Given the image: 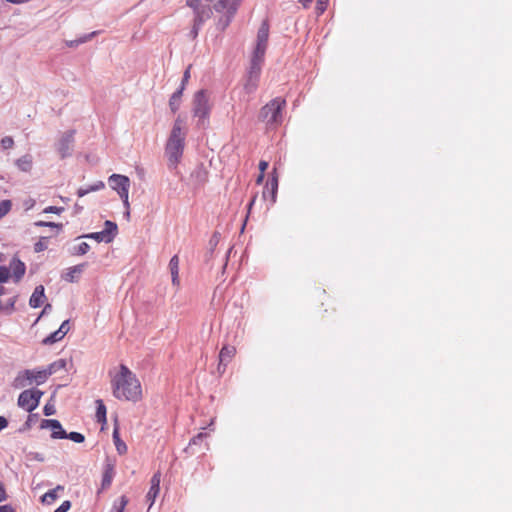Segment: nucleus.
<instances>
[{"mask_svg":"<svg viewBox=\"0 0 512 512\" xmlns=\"http://www.w3.org/2000/svg\"><path fill=\"white\" fill-rule=\"evenodd\" d=\"M110 187L115 190L126 208V216H130L129 188L130 179L121 174H112L108 179Z\"/></svg>","mask_w":512,"mask_h":512,"instance_id":"0eeeda50","label":"nucleus"},{"mask_svg":"<svg viewBox=\"0 0 512 512\" xmlns=\"http://www.w3.org/2000/svg\"><path fill=\"white\" fill-rule=\"evenodd\" d=\"M64 487L61 485L56 486L54 489L49 490L41 497V502L43 504L50 505L58 498V491H63Z\"/></svg>","mask_w":512,"mask_h":512,"instance_id":"4be33fe9","label":"nucleus"},{"mask_svg":"<svg viewBox=\"0 0 512 512\" xmlns=\"http://www.w3.org/2000/svg\"><path fill=\"white\" fill-rule=\"evenodd\" d=\"M179 262L180 261L178 255H174L169 261V270L171 273L172 284L177 287L180 285Z\"/></svg>","mask_w":512,"mask_h":512,"instance_id":"6ab92c4d","label":"nucleus"},{"mask_svg":"<svg viewBox=\"0 0 512 512\" xmlns=\"http://www.w3.org/2000/svg\"><path fill=\"white\" fill-rule=\"evenodd\" d=\"M270 185H271V189H272V201L275 202L276 192H277V188H278V180L276 177L272 178Z\"/></svg>","mask_w":512,"mask_h":512,"instance_id":"ea45409f","label":"nucleus"},{"mask_svg":"<svg viewBox=\"0 0 512 512\" xmlns=\"http://www.w3.org/2000/svg\"><path fill=\"white\" fill-rule=\"evenodd\" d=\"M113 396L120 401L137 403L143 398L142 386L126 365L121 364L118 371L109 372Z\"/></svg>","mask_w":512,"mask_h":512,"instance_id":"f257e3e1","label":"nucleus"},{"mask_svg":"<svg viewBox=\"0 0 512 512\" xmlns=\"http://www.w3.org/2000/svg\"><path fill=\"white\" fill-rule=\"evenodd\" d=\"M127 504L128 498L125 495H122L114 502L111 512H123Z\"/></svg>","mask_w":512,"mask_h":512,"instance_id":"c85d7f7f","label":"nucleus"},{"mask_svg":"<svg viewBox=\"0 0 512 512\" xmlns=\"http://www.w3.org/2000/svg\"><path fill=\"white\" fill-rule=\"evenodd\" d=\"M64 337L65 335L63 334V331L56 330L55 332L51 333L50 335L43 339V344L51 345L62 340Z\"/></svg>","mask_w":512,"mask_h":512,"instance_id":"bb28decb","label":"nucleus"},{"mask_svg":"<svg viewBox=\"0 0 512 512\" xmlns=\"http://www.w3.org/2000/svg\"><path fill=\"white\" fill-rule=\"evenodd\" d=\"M4 294V287L0 286V296Z\"/></svg>","mask_w":512,"mask_h":512,"instance_id":"bf43d9fd","label":"nucleus"},{"mask_svg":"<svg viewBox=\"0 0 512 512\" xmlns=\"http://www.w3.org/2000/svg\"><path fill=\"white\" fill-rule=\"evenodd\" d=\"M37 226H45V227H56V228H62L61 224H56L53 222H45V221H38L36 222Z\"/></svg>","mask_w":512,"mask_h":512,"instance_id":"37998d69","label":"nucleus"},{"mask_svg":"<svg viewBox=\"0 0 512 512\" xmlns=\"http://www.w3.org/2000/svg\"><path fill=\"white\" fill-rule=\"evenodd\" d=\"M13 145H14V140L12 137L6 136V137L2 138L1 146L3 149H5V150L10 149L13 147Z\"/></svg>","mask_w":512,"mask_h":512,"instance_id":"c9c22d12","label":"nucleus"},{"mask_svg":"<svg viewBox=\"0 0 512 512\" xmlns=\"http://www.w3.org/2000/svg\"><path fill=\"white\" fill-rule=\"evenodd\" d=\"M8 426V421L5 417L0 416V431L5 429Z\"/></svg>","mask_w":512,"mask_h":512,"instance_id":"09e8293b","label":"nucleus"},{"mask_svg":"<svg viewBox=\"0 0 512 512\" xmlns=\"http://www.w3.org/2000/svg\"><path fill=\"white\" fill-rule=\"evenodd\" d=\"M314 0H300V2L302 3L303 7L304 8H307L310 6V4L313 2Z\"/></svg>","mask_w":512,"mask_h":512,"instance_id":"6e6d98bb","label":"nucleus"},{"mask_svg":"<svg viewBox=\"0 0 512 512\" xmlns=\"http://www.w3.org/2000/svg\"><path fill=\"white\" fill-rule=\"evenodd\" d=\"M71 507V502L64 501L54 512H67Z\"/></svg>","mask_w":512,"mask_h":512,"instance_id":"79ce46f5","label":"nucleus"},{"mask_svg":"<svg viewBox=\"0 0 512 512\" xmlns=\"http://www.w3.org/2000/svg\"><path fill=\"white\" fill-rule=\"evenodd\" d=\"M44 300H45L44 287L42 285H39L35 288L34 292L32 293V295L29 299V305L32 308H38L44 303Z\"/></svg>","mask_w":512,"mask_h":512,"instance_id":"a211bd4d","label":"nucleus"},{"mask_svg":"<svg viewBox=\"0 0 512 512\" xmlns=\"http://www.w3.org/2000/svg\"><path fill=\"white\" fill-rule=\"evenodd\" d=\"M267 168H268V162L267 161L262 160V161L259 162V170H260L261 173H264Z\"/></svg>","mask_w":512,"mask_h":512,"instance_id":"de8ad7c7","label":"nucleus"},{"mask_svg":"<svg viewBox=\"0 0 512 512\" xmlns=\"http://www.w3.org/2000/svg\"><path fill=\"white\" fill-rule=\"evenodd\" d=\"M187 127L182 116H178L171 128L165 144V155L170 168L175 169L181 162L185 150Z\"/></svg>","mask_w":512,"mask_h":512,"instance_id":"f03ea898","label":"nucleus"},{"mask_svg":"<svg viewBox=\"0 0 512 512\" xmlns=\"http://www.w3.org/2000/svg\"><path fill=\"white\" fill-rule=\"evenodd\" d=\"M8 269L15 282H19L26 272L25 264L18 258H13L10 261Z\"/></svg>","mask_w":512,"mask_h":512,"instance_id":"2eb2a0df","label":"nucleus"},{"mask_svg":"<svg viewBox=\"0 0 512 512\" xmlns=\"http://www.w3.org/2000/svg\"><path fill=\"white\" fill-rule=\"evenodd\" d=\"M204 437V434L203 433H199L197 436H195L192 440H191V444H197L198 441H200L202 438Z\"/></svg>","mask_w":512,"mask_h":512,"instance_id":"3c124183","label":"nucleus"},{"mask_svg":"<svg viewBox=\"0 0 512 512\" xmlns=\"http://www.w3.org/2000/svg\"><path fill=\"white\" fill-rule=\"evenodd\" d=\"M235 354H236V348L234 346L224 345L222 347V349L220 350V353H219V365H218V371L220 373L224 372V369L221 370V365L223 363H227V362L231 361V359L234 357Z\"/></svg>","mask_w":512,"mask_h":512,"instance_id":"f3484780","label":"nucleus"},{"mask_svg":"<svg viewBox=\"0 0 512 512\" xmlns=\"http://www.w3.org/2000/svg\"><path fill=\"white\" fill-rule=\"evenodd\" d=\"M66 438L70 439L71 441H73L75 443H82L85 440L84 435L79 432L66 433Z\"/></svg>","mask_w":512,"mask_h":512,"instance_id":"473e14b6","label":"nucleus"},{"mask_svg":"<svg viewBox=\"0 0 512 512\" xmlns=\"http://www.w3.org/2000/svg\"><path fill=\"white\" fill-rule=\"evenodd\" d=\"M16 164L20 170L28 172L32 168V157L30 155H24L17 160Z\"/></svg>","mask_w":512,"mask_h":512,"instance_id":"393cba45","label":"nucleus"},{"mask_svg":"<svg viewBox=\"0 0 512 512\" xmlns=\"http://www.w3.org/2000/svg\"><path fill=\"white\" fill-rule=\"evenodd\" d=\"M328 1L329 0H317L316 10L319 14H322L326 10Z\"/></svg>","mask_w":512,"mask_h":512,"instance_id":"58836bf2","label":"nucleus"},{"mask_svg":"<svg viewBox=\"0 0 512 512\" xmlns=\"http://www.w3.org/2000/svg\"><path fill=\"white\" fill-rule=\"evenodd\" d=\"M255 201H256V195L251 199V201L248 204V212H250V210H251L252 206L254 205Z\"/></svg>","mask_w":512,"mask_h":512,"instance_id":"4d7b16f0","label":"nucleus"},{"mask_svg":"<svg viewBox=\"0 0 512 512\" xmlns=\"http://www.w3.org/2000/svg\"><path fill=\"white\" fill-rule=\"evenodd\" d=\"M43 412H44V415H45V416H51V415L55 414L56 409H55L54 404H53V403L48 402V403L44 406V408H43Z\"/></svg>","mask_w":512,"mask_h":512,"instance_id":"4c0bfd02","label":"nucleus"},{"mask_svg":"<svg viewBox=\"0 0 512 512\" xmlns=\"http://www.w3.org/2000/svg\"><path fill=\"white\" fill-rule=\"evenodd\" d=\"M263 179H264V173H261V172H260V175H259V176L257 177V179H256V183H257V184H261V183H262V181H263Z\"/></svg>","mask_w":512,"mask_h":512,"instance_id":"13d9d810","label":"nucleus"},{"mask_svg":"<svg viewBox=\"0 0 512 512\" xmlns=\"http://www.w3.org/2000/svg\"><path fill=\"white\" fill-rule=\"evenodd\" d=\"M265 54H259L256 52H253V56L251 59V65L248 75L252 76L255 79H259V75L261 72V65L264 61Z\"/></svg>","mask_w":512,"mask_h":512,"instance_id":"dca6fc26","label":"nucleus"},{"mask_svg":"<svg viewBox=\"0 0 512 512\" xmlns=\"http://www.w3.org/2000/svg\"><path fill=\"white\" fill-rule=\"evenodd\" d=\"M258 85V79L253 78L252 76L248 75L247 81L244 85V89L247 93H252L256 90Z\"/></svg>","mask_w":512,"mask_h":512,"instance_id":"7c9ffc66","label":"nucleus"},{"mask_svg":"<svg viewBox=\"0 0 512 512\" xmlns=\"http://www.w3.org/2000/svg\"><path fill=\"white\" fill-rule=\"evenodd\" d=\"M96 404H97V409H96L97 421L104 425L107 422V419H106V407H105L103 401L100 400V399L96 401Z\"/></svg>","mask_w":512,"mask_h":512,"instance_id":"a878e982","label":"nucleus"},{"mask_svg":"<svg viewBox=\"0 0 512 512\" xmlns=\"http://www.w3.org/2000/svg\"><path fill=\"white\" fill-rule=\"evenodd\" d=\"M104 187H105V184L102 181H97L96 183L90 185L87 188H79L77 190V196L83 197L90 192L99 191V190L103 189Z\"/></svg>","mask_w":512,"mask_h":512,"instance_id":"b1692460","label":"nucleus"},{"mask_svg":"<svg viewBox=\"0 0 512 512\" xmlns=\"http://www.w3.org/2000/svg\"><path fill=\"white\" fill-rule=\"evenodd\" d=\"M41 429H51V437L53 439H66V431L62 428L61 423L56 419H44L40 425Z\"/></svg>","mask_w":512,"mask_h":512,"instance_id":"9b49d317","label":"nucleus"},{"mask_svg":"<svg viewBox=\"0 0 512 512\" xmlns=\"http://www.w3.org/2000/svg\"><path fill=\"white\" fill-rule=\"evenodd\" d=\"M84 265H76L67 269L63 278L67 282L76 281L77 277L83 272Z\"/></svg>","mask_w":512,"mask_h":512,"instance_id":"412c9836","label":"nucleus"},{"mask_svg":"<svg viewBox=\"0 0 512 512\" xmlns=\"http://www.w3.org/2000/svg\"><path fill=\"white\" fill-rule=\"evenodd\" d=\"M64 211L63 207H57V206H48L44 209V213H55L60 214Z\"/></svg>","mask_w":512,"mask_h":512,"instance_id":"a19ab883","label":"nucleus"},{"mask_svg":"<svg viewBox=\"0 0 512 512\" xmlns=\"http://www.w3.org/2000/svg\"><path fill=\"white\" fill-rule=\"evenodd\" d=\"M12 203L10 200H3L0 202V219L3 218L11 210Z\"/></svg>","mask_w":512,"mask_h":512,"instance_id":"2f4dec72","label":"nucleus"},{"mask_svg":"<svg viewBox=\"0 0 512 512\" xmlns=\"http://www.w3.org/2000/svg\"><path fill=\"white\" fill-rule=\"evenodd\" d=\"M58 330L63 331V334L66 335L70 330L69 320L63 321Z\"/></svg>","mask_w":512,"mask_h":512,"instance_id":"c03bdc74","label":"nucleus"},{"mask_svg":"<svg viewBox=\"0 0 512 512\" xmlns=\"http://www.w3.org/2000/svg\"><path fill=\"white\" fill-rule=\"evenodd\" d=\"M211 0H187L186 4L194 11V23L191 30L193 38H196L203 23L212 15Z\"/></svg>","mask_w":512,"mask_h":512,"instance_id":"7ed1b4c3","label":"nucleus"},{"mask_svg":"<svg viewBox=\"0 0 512 512\" xmlns=\"http://www.w3.org/2000/svg\"><path fill=\"white\" fill-rule=\"evenodd\" d=\"M10 277L9 269L6 266H0V283H5Z\"/></svg>","mask_w":512,"mask_h":512,"instance_id":"f704fd0d","label":"nucleus"},{"mask_svg":"<svg viewBox=\"0 0 512 512\" xmlns=\"http://www.w3.org/2000/svg\"><path fill=\"white\" fill-rule=\"evenodd\" d=\"M65 365V360L60 359L58 361L51 363L48 367L44 368V371L47 372V377L49 378L53 373H55L59 369L64 368Z\"/></svg>","mask_w":512,"mask_h":512,"instance_id":"cd10ccee","label":"nucleus"},{"mask_svg":"<svg viewBox=\"0 0 512 512\" xmlns=\"http://www.w3.org/2000/svg\"><path fill=\"white\" fill-rule=\"evenodd\" d=\"M211 106L209 104V97L204 90H199L193 97L192 113L197 118V126L205 128L208 123Z\"/></svg>","mask_w":512,"mask_h":512,"instance_id":"39448f33","label":"nucleus"},{"mask_svg":"<svg viewBox=\"0 0 512 512\" xmlns=\"http://www.w3.org/2000/svg\"><path fill=\"white\" fill-rule=\"evenodd\" d=\"M183 90L184 85H181L180 88L172 94L169 100V107L173 113H176L180 107Z\"/></svg>","mask_w":512,"mask_h":512,"instance_id":"aec40b11","label":"nucleus"},{"mask_svg":"<svg viewBox=\"0 0 512 512\" xmlns=\"http://www.w3.org/2000/svg\"><path fill=\"white\" fill-rule=\"evenodd\" d=\"M0 512H14V510L9 505H3V506H0Z\"/></svg>","mask_w":512,"mask_h":512,"instance_id":"603ef678","label":"nucleus"},{"mask_svg":"<svg viewBox=\"0 0 512 512\" xmlns=\"http://www.w3.org/2000/svg\"><path fill=\"white\" fill-rule=\"evenodd\" d=\"M189 77H190V71H189V69H187L184 72V76H183V80H182V84L181 85L185 86V83L188 81Z\"/></svg>","mask_w":512,"mask_h":512,"instance_id":"5fc2aeb1","label":"nucleus"},{"mask_svg":"<svg viewBox=\"0 0 512 512\" xmlns=\"http://www.w3.org/2000/svg\"><path fill=\"white\" fill-rule=\"evenodd\" d=\"M74 135H75L74 130L66 131L61 135V137L57 143V151L60 154V157L62 159L71 155V151H72V147H73V143H74Z\"/></svg>","mask_w":512,"mask_h":512,"instance_id":"9d476101","label":"nucleus"},{"mask_svg":"<svg viewBox=\"0 0 512 512\" xmlns=\"http://www.w3.org/2000/svg\"><path fill=\"white\" fill-rule=\"evenodd\" d=\"M6 499V492L2 483H0V502Z\"/></svg>","mask_w":512,"mask_h":512,"instance_id":"8fccbe9b","label":"nucleus"},{"mask_svg":"<svg viewBox=\"0 0 512 512\" xmlns=\"http://www.w3.org/2000/svg\"><path fill=\"white\" fill-rule=\"evenodd\" d=\"M37 415L36 414H30L27 418V421L25 422V427L24 429L27 430V429H30L32 423L34 422V420L36 419Z\"/></svg>","mask_w":512,"mask_h":512,"instance_id":"a18cd8bd","label":"nucleus"},{"mask_svg":"<svg viewBox=\"0 0 512 512\" xmlns=\"http://www.w3.org/2000/svg\"><path fill=\"white\" fill-rule=\"evenodd\" d=\"M269 37V26L267 23H262L257 33V44L254 52L265 54Z\"/></svg>","mask_w":512,"mask_h":512,"instance_id":"ddd939ff","label":"nucleus"},{"mask_svg":"<svg viewBox=\"0 0 512 512\" xmlns=\"http://www.w3.org/2000/svg\"><path fill=\"white\" fill-rule=\"evenodd\" d=\"M43 394L39 389L24 390L18 397V406L27 412H32L38 407Z\"/></svg>","mask_w":512,"mask_h":512,"instance_id":"6e6552de","label":"nucleus"},{"mask_svg":"<svg viewBox=\"0 0 512 512\" xmlns=\"http://www.w3.org/2000/svg\"><path fill=\"white\" fill-rule=\"evenodd\" d=\"M47 372L44 369H26L20 371L13 381L15 388H23L35 383L36 385L44 384L47 381Z\"/></svg>","mask_w":512,"mask_h":512,"instance_id":"423d86ee","label":"nucleus"},{"mask_svg":"<svg viewBox=\"0 0 512 512\" xmlns=\"http://www.w3.org/2000/svg\"><path fill=\"white\" fill-rule=\"evenodd\" d=\"M112 437H113V441H114V444H115V447H116V450L118 451V453L119 454L126 453L127 445L120 439L119 428L117 426H115L113 429Z\"/></svg>","mask_w":512,"mask_h":512,"instance_id":"5701e85b","label":"nucleus"},{"mask_svg":"<svg viewBox=\"0 0 512 512\" xmlns=\"http://www.w3.org/2000/svg\"><path fill=\"white\" fill-rule=\"evenodd\" d=\"M113 478V469L108 467L102 477V488H107L111 485Z\"/></svg>","mask_w":512,"mask_h":512,"instance_id":"c756f323","label":"nucleus"},{"mask_svg":"<svg viewBox=\"0 0 512 512\" xmlns=\"http://www.w3.org/2000/svg\"><path fill=\"white\" fill-rule=\"evenodd\" d=\"M51 309V304H46L45 307L43 308L40 316L37 318L36 322L45 314L48 312V310Z\"/></svg>","mask_w":512,"mask_h":512,"instance_id":"864d4df0","label":"nucleus"},{"mask_svg":"<svg viewBox=\"0 0 512 512\" xmlns=\"http://www.w3.org/2000/svg\"><path fill=\"white\" fill-rule=\"evenodd\" d=\"M285 100L277 97L272 99L269 103H267L264 107H262L260 112V119L267 126L274 127L282 122V109L285 106Z\"/></svg>","mask_w":512,"mask_h":512,"instance_id":"20e7f679","label":"nucleus"},{"mask_svg":"<svg viewBox=\"0 0 512 512\" xmlns=\"http://www.w3.org/2000/svg\"><path fill=\"white\" fill-rule=\"evenodd\" d=\"M45 249H46V245H45V243H43L42 241H39V242H37V243L35 244V251H36V252H41V251H43V250H45Z\"/></svg>","mask_w":512,"mask_h":512,"instance_id":"49530a36","label":"nucleus"},{"mask_svg":"<svg viewBox=\"0 0 512 512\" xmlns=\"http://www.w3.org/2000/svg\"><path fill=\"white\" fill-rule=\"evenodd\" d=\"M213 2V8L217 11V12H225L227 13L228 15L232 16L241 0H211Z\"/></svg>","mask_w":512,"mask_h":512,"instance_id":"f8f14e48","label":"nucleus"},{"mask_svg":"<svg viewBox=\"0 0 512 512\" xmlns=\"http://www.w3.org/2000/svg\"><path fill=\"white\" fill-rule=\"evenodd\" d=\"M161 473L156 472L150 480V489L146 495L147 501L150 502L149 508L154 504L159 492H160Z\"/></svg>","mask_w":512,"mask_h":512,"instance_id":"4468645a","label":"nucleus"},{"mask_svg":"<svg viewBox=\"0 0 512 512\" xmlns=\"http://www.w3.org/2000/svg\"><path fill=\"white\" fill-rule=\"evenodd\" d=\"M96 34H97V32H96V31H94V32H92V33H90V34H88V35L83 36L82 38H80L79 40H77V41H75V42H71V43L69 44V46H74V45H78V44L84 43V42H86V41L90 40V39H91L92 37H94Z\"/></svg>","mask_w":512,"mask_h":512,"instance_id":"e433bc0d","label":"nucleus"},{"mask_svg":"<svg viewBox=\"0 0 512 512\" xmlns=\"http://www.w3.org/2000/svg\"><path fill=\"white\" fill-rule=\"evenodd\" d=\"M89 249H90L89 244L86 242H82L74 248V254L84 255L89 251Z\"/></svg>","mask_w":512,"mask_h":512,"instance_id":"72a5a7b5","label":"nucleus"},{"mask_svg":"<svg viewBox=\"0 0 512 512\" xmlns=\"http://www.w3.org/2000/svg\"><path fill=\"white\" fill-rule=\"evenodd\" d=\"M118 233V226L115 222L106 220L104 229L99 232H93L84 235V238L93 239L97 242L111 243Z\"/></svg>","mask_w":512,"mask_h":512,"instance_id":"1a4fd4ad","label":"nucleus"}]
</instances>
